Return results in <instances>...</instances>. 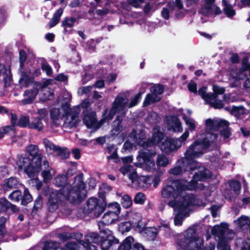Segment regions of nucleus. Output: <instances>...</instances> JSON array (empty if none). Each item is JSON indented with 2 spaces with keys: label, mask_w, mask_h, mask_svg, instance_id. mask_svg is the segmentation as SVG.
Wrapping results in <instances>:
<instances>
[{
  "label": "nucleus",
  "mask_w": 250,
  "mask_h": 250,
  "mask_svg": "<svg viewBox=\"0 0 250 250\" xmlns=\"http://www.w3.org/2000/svg\"><path fill=\"white\" fill-rule=\"evenodd\" d=\"M17 165L18 169L23 170L30 178H34L41 172L44 183H49L52 179L51 171L53 169L37 145L27 146L26 153L18 157Z\"/></svg>",
  "instance_id": "1"
},
{
  "label": "nucleus",
  "mask_w": 250,
  "mask_h": 250,
  "mask_svg": "<svg viewBox=\"0 0 250 250\" xmlns=\"http://www.w3.org/2000/svg\"><path fill=\"white\" fill-rule=\"evenodd\" d=\"M199 142L195 141L185 152V157L177 161V166L170 168L169 172L174 175H178L182 173L191 174L193 172L200 167V164L195 159L201 157L203 152L195 151V147L199 146Z\"/></svg>",
  "instance_id": "2"
},
{
  "label": "nucleus",
  "mask_w": 250,
  "mask_h": 250,
  "mask_svg": "<svg viewBox=\"0 0 250 250\" xmlns=\"http://www.w3.org/2000/svg\"><path fill=\"white\" fill-rule=\"evenodd\" d=\"M68 179L64 174L58 175L55 178L54 184L58 187L63 188V193L73 196L75 199H81L84 200L87 196L86 183L83 181V174L80 173L74 177V181L72 185L68 183Z\"/></svg>",
  "instance_id": "3"
},
{
  "label": "nucleus",
  "mask_w": 250,
  "mask_h": 250,
  "mask_svg": "<svg viewBox=\"0 0 250 250\" xmlns=\"http://www.w3.org/2000/svg\"><path fill=\"white\" fill-rule=\"evenodd\" d=\"M137 144L144 148V149L139 150L137 157L139 163L142 167H144L147 171H151L155 169V163L154 157L156 155V152L153 149H146V147H150V143H148V138L146 140L145 131L143 129L140 130L138 133L137 138L136 139Z\"/></svg>",
  "instance_id": "4"
},
{
  "label": "nucleus",
  "mask_w": 250,
  "mask_h": 250,
  "mask_svg": "<svg viewBox=\"0 0 250 250\" xmlns=\"http://www.w3.org/2000/svg\"><path fill=\"white\" fill-rule=\"evenodd\" d=\"M196 230L190 227L186 231L183 238H178L176 242L179 250H200L201 243H198L199 239L196 237Z\"/></svg>",
  "instance_id": "5"
},
{
  "label": "nucleus",
  "mask_w": 250,
  "mask_h": 250,
  "mask_svg": "<svg viewBox=\"0 0 250 250\" xmlns=\"http://www.w3.org/2000/svg\"><path fill=\"white\" fill-rule=\"evenodd\" d=\"M63 188H60L59 190L50 193L47 202V207L49 212H54L58 208L59 204L64 200L73 204H79L83 201L81 199H76L75 201H72L71 199L74 198L73 196L63 193Z\"/></svg>",
  "instance_id": "6"
},
{
  "label": "nucleus",
  "mask_w": 250,
  "mask_h": 250,
  "mask_svg": "<svg viewBox=\"0 0 250 250\" xmlns=\"http://www.w3.org/2000/svg\"><path fill=\"white\" fill-rule=\"evenodd\" d=\"M188 189L186 185L179 179L173 180L170 185L163 188L161 191L162 196L165 198L177 199L181 197L183 192Z\"/></svg>",
  "instance_id": "7"
},
{
  "label": "nucleus",
  "mask_w": 250,
  "mask_h": 250,
  "mask_svg": "<svg viewBox=\"0 0 250 250\" xmlns=\"http://www.w3.org/2000/svg\"><path fill=\"white\" fill-rule=\"evenodd\" d=\"M125 104V99L123 97L117 96L112 104V106L109 111L108 114H107L108 109L107 108L104 109L102 113L103 118L100 122H104L106 121H109L112 120L116 113L123 109Z\"/></svg>",
  "instance_id": "8"
},
{
  "label": "nucleus",
  "mask_w": 250,
  "mask_h": 250,
  "mask_svg": "<svg viewBox=\"0 0 250 250\" xmlns=\"http://www.w3.org/2000/svg\"><path fill=\"white\" fill-rule=\"evenodd\" d=\"M195 198L193 195H186L177 201L176 199H173L169 201L167 205L173 208L175 210L181 212L186 211L188 208L195 205Z\"/></svg>",
  "instance_id": "9"
},
{
  "label": "nucleus",
  "mask_w": 250,
  "mask_h": 250,
  "mask_svg": "<svg viewBox=\"0 0 250 250\" xmlns=\"http://www.w3.org/2000/svg\"><path fill=\"white\" fill-rule=\"evenodd\" d=\"M107 231L105 230H101L99 233L91 232L85 236L84 240H80L79 243L87 249L89 247L96 246L92 245V243L100 245Z\"/></svg>",
  "instance_id": "10"
},
{
  "label": "nucleus",
  "mask_w": 250,
  "mask_h": 250,
  "mask_svg": "<svg viewBox=\"0 0 250 250\" xmlns=\"http://www.w3.org/2000/svg\"><path fill=\"white\" fill-rule=\"evenodd\" d=\"M159 146L163 152L169 154L180 147L181 143L177 138L167 137L164 141L159 144Z\"/></svg>",
  "instance_id": "11"
},
{
  "label": "nucleus",
  "mask_w": 250,
  "mask_h": 250,
  "mask_svg": "<svg viewBox=\"0 0 250 250\" xmlns=\"http://www.w3.org/2000/svg\"><path fill=\"white\" fill-rule=\"evenodd\" d=\"M114 206L116 208V211L109 209L104 215L102 217V222L104 225H111L119 218V215L121 212V207L119 204L117 202L110 203L109 207Z\"/></svg>",
  "instance_id": "12"
},
{
  "label": "nucleus",
  "mask_w": 250,
  "mask_h": 250,
  "mask_svg": "<svg viewBox=\"0 0 250 250\" xmlns=\"http://www.w3.org/2000/svg\"><path fill=\"white\" fill-rule=\"evenodd\" d=\"M86 207L87 213H92L95 217H99L105 209L95 197H91L87 201Z\"/></svg>",
  "instance_id": "13"
},
{
  "label": "nucleus",
  "mask_w": 250,
  "mask_h": 250,
  "mask_svg": "<svg viewBox=\"0 0 250 250\" xmlns=\"http://www.w3.org/2000/svg\"><path fill=\"white\" fill-rule=\"evenodd\" d=\"M83 121L88 129H98L101 126V125L98 123L96 114L94 111L87 112L83 118Z\"/></svg>",
  "instance_id": "14"
},
{
  "label": "nucleus",
  "mask_w": 250,
  "mask_h": 250,
  "mask_svg": "<svg viewBox=\"0 0 250 250\" xmlns=\"http://www.w3.org/2000/svg\"><path fill=\"white\" fill-rule=\"evenodd\" d=\"M11 125L0 127V134L4 136V135H9L12 138L15 136V126L17 125L18 118L16 114L11 113Z\"/></svg>",
  "instance_id": "15"
},
{
  "label": "nucleus",
  "mask_w": 250,
  "mask_h": 250,
  "mask_svg": "<svg viewBox=\"0 0 250 250\" xmlns=\"http://www.w3.org/2000/svg\"><path fill=\"white\" fill-rule=\"evenodd\" d=\"M39 92V91L35 88V86L33 84L31 89L24 91L23 94L24 99L21 100V104L27 105L32 104Z\"/></svg>",
  "instance_id": "16"
},
{
  "label": "nucleus",
  "mask_w": 250,
  "mask_h": 250,
  "mask_svg": "<svg viewBox=\"0 0 250 250\" xmlns=\"http://www.w3.org/2000/svg\"><path fill=\"white\" fill-rule=\"evenodd\" d=\"M200 167L197 168L198 171L193 175L194 179L201 182H206L212 177V172L207 168L201 167V164ZM196 170V169H195Z\"/></svg>",
  "instance_id": "17"
},
{
  "label": "nucleus",
  "mask_w": 250,
  "mask_h": 250,
  "mask_svg": "<svg viewBox=\"0 0 250 250\" xmlns=\"http://www.w3.org/2000/svg\"><path fill=\"white\" fill-rule=\"evenodd\" d=\"M119 243V239L114 236L110 235L106 233L101 242L100 246L102 250H108L113 245Z\"/></svg>",
  "instance_id": "18"
},
{
  "label": "nucleus",
  "mask_w": 250,
  "mask_h": 250,
  "mask_svg": "<svg viewBox=\"0 0 250 250\" xmlns=\"http://www.w3.org/2000/svg\"><path fill=\"white\" fill-rule=\"evenodd\" d=\"M9 210L13 213L19 212V208L16 205L11 204L5 198L0 199V211L7 212Z\"/></svg>",
  "instance_id": "19"
},
{
  "label": "nucleus",
  "mask_w": 250,
  "mask_h": 250,
  "mask_svg": "<svg viewBox=\"0 0 250 250\" xmlns=\"http://www.w3.org/2000/svg\"><path fill=\"white\" fill-rule=\"evenodd\" d=\"M18 179L14 177H11L4 180L2 188L5 192L9 191L13 188H18L21 186Z\"/></svg>",
  "instance_id": "20"
},
{
  "label": "nucleus",
  "mask_w": 250,
  "mask_h": 250,
  "mask_svg": "<svg viewBox=\"0 0 250 250\" xmlns=\"http://www.w3.org/2000/svg\"><path fill=\"white\" fill-rule=\"evenodd\" d=\"M76 21L74 17H66L62 22V26L63 28V33L69 34L72 32V28Z\"/></svg>",
  "instance_id": "21"
},
{
  "label": "nucleus",
  "mask_w": 250,
  "mask_h": 250,
  "mask_svg": "<svg viewBox=\"0 0 250 250\" xmlns=\"http://www.w3.org/2000/svg\"><path fill=\"white\" fill-rule=\"evenodd\" d=\"M165 133L158 130L152 134L151 138H148V143H150V146L161 143L162 141L164 139Z\"/></svg>",
  "instance_id": "22"
},
{
  "label": "nucleus",
  "mask_w": 250,
  "mask_h": 250,
  "mask_svg": "<svg viewBox=\"0 0 250 250\" xmlns=\"http://www.w3.org/2000/svg\"><path fill=\"white\" fill-rule=\"evenodd\" d=\"M35 82L33 77H29L27 73L25 71L21 72V77L19 81V83L21 86L27 87L31 84H33Z\"/></svg>",
  "instance_id": "23"
},
{
  "label": "nucleus",
  "mask_w": 250,
  "mask_h": 250,
  "mask_svg": "<svg viewBox=\"0 0 250 250\" xmlns=\"http://www.w3.org/2000/svg\"><path fill=\"white\" fill-rule=\"evenodd\" d=\"M135 241L132 236L126 237L119 246L117 250H131Z\"/></svg>",
  "instance_id": "24"
},
{
  "label": "nucleus",
  "mask_w": 250,
  "mask_h": 250,
  "mask_svg": "<svg viewBox=\"0 0 250 250\" xmlns=\"http://www.w3.org/2000/svg\"><path fill=\"white\" fill-rule=\"evenodd\" d=\"M28 128L38 131H41L43 129V125L41 119H38L36 117H32L31 119L30 120Z\"/></svg>",
  "instance_id": "25"
},
{
  "label": "nucleus",
  "mask_w": 250,
  "mask_h": 250,
  "mask_svg": "<svg viewBox=\"0 0 250 250\" xmlns=\"http://www.w3.org/2000/svg\"><path fill=\"white\" fill-rule=\"evenodd\" d=\"M147 239L150 241H154L157 236L158 230L155 227H146L144 229Z\"/></svg>",
  "instance_id": "26"
},
{
  "label": "nucleus",
  "mask_w": 250,
  "mask_h": 250,
  "mask_svg": "<svg viewBox=\"0 0 250 250\" xmlns=\"http://www.w3.org/2000/svg\"><path fill=\"white\" fill-rule=\"evenodd\" d=\"M114 150V151L112 153V154L109 156H107V160H110L113 159H118V155L117 152V148L115 147V146L114 144H108L105 148V152H107L108 153H111L112 151Z\"/></svg>",
  "instance_id": "27"
},
{
  "label": "nucleus",
  "mask_w": 250,
  "mask_h": 250,
  "mask_svg": "<svg viewBox=\"0 0 250 250\" xmlns=\"http://www.w3.org/2000/svg\"><path fill=\"white\" fill-rule=\"evenodd\" d=\"M223 4L224 6L223 10L227 17L230 18L235 14L230 0H223Z\"/></svg>",
  "instance_id": "28"
},
{
  "label": "nucleus",
  "mask_w": 250,
  "mask_h": 250,
  "mask_svg": "<svg viewBox=\"0 0 250 250\" xmlns=\"http://www.w3.org/2000/svg\"><path fill=\"white\" fill-rule=\"evenodd\" d=\"M161 98L152 93H148L146 95L145 100L143 102V106H147L151 104L159 102Z\"/></svg>",
  "instance_id": "29"
},
{
  "label": "nucleus",
  "mask_w": 250,
  "mask_h": 250,
  "mask_svg": "<svg viewBox=\"0 0 250 250\" xmlns=\"http://www.w3.org/2000/svg\"><path fill=\"white\" fill-rule=\"evenodd\" d=\"M149 176L140 175L137 179L138 186L142 188H146L151 184V178Z\"/></svg>",
  "instance_id": "30"
},
{
  "label": "nucleus",
  "mask_w": 250,
  "mask_h": 250,
  "mask_svg": "<svg viewBox=\"0 0 250 250\" xmlns=\"http://www.w3.org/2000/svg\"><path fill=\"white\" fill-rule=\"evenodd\" d=\"M50 115L51 119L52 120L53 124L56 126H58L59 125L57 122L61 117V113L60 109L58 108H53L50 110Z\"/></svg>",
  "instance_id": "31"
},
{
  "label": "nucleus",
  "mask_w": 250,
  "mask_h": 250,
  "mask_svg": "<svg viewBox=\"0 0 250 250\" xmlns=\"http://www.w3.org/2000/svg\"><path fill=\"white\" fill-rule=\"evenodd\" d=\"M32 200V196L30 193L28 189L27 188H25L23 194H21V204L23 206H26L28 203L31 202Z\"/></svg>",
  "instance_id": "32"
},
{
  "label": "nucleus",
  "mask_w": 250,
  "mask_h": 250,
  "mask_svg": "<svg viewBox=\"0 0 250 250\" xmlns=\"http://www.w3.org/2000/svg\"><path fill=\"white\" fill-rule=\"evenodd\" d=\"M63 9L59 8L55 12L53 18L49 23V27L50 28L55 26L59 22L60 18L63 13Z\"/></svg>",
  "instance_id": "33"
},
{
  "label": "nucleus",
  "mask_w": 250,
  "mask_h": 250,
  "mask_svg": "<svg viewBox=\"0 0 250 250\" xmlns=\"http://www.w3.org/2000/svg\"><path fill=\"white\" fill-rule=\"evenodd\" d=\"M183 4L181 0H175L174 2V7H176L179 9V11L175 14L177 18H182L185 15L186 10H183Z\"/></svg>",
  "instance_id": "34"
},
{
  "label": "nucleus",
  "mask_w": 250,
  "mask_h": 250,
  "mask_svg": "<svg viewBox=\"0 0 250 250\" xmlns=\"http://www.w3.org/2000/svg\"><path fill=\"white\" fill-rule=\"evenodd\" d=\"M70 115H71L70 120L68 122H65L64 124L70 128H72L74 127H76L78 125V118L79 114L77 112H74L72 114L70 113Z\"/></svg>",
  "instance_id": "35"
},
{
  "label": "nucleus",
  "mask_w": 250,
  "mask_h": 250,
  "mask_svg": "<svg viewBox=\"0 0 250 250\" xmlns=\"http://www.w3.org/2000/svg\"><path fill=\"white\" fill-rule=\"evenodd\" d=\"M46 151H50V153L52 154L56 152L59 147V146L55 145L48 139L45 138L43 140Z\"/></svg>",
  "instance_id": "36"
},
{
  "label": "nucleus",
  "mask_w": 250,
  "mask_h": 250,
  "mask_svg": "<svg viewBox=\"0 0 250 250\" xmlns=\"http://www.w3.org/2000/svg\"><path fill=\"white\" fill-rule=\"evenodd\" d=\"M3 75L4 76L3 81L4 83V87L11 86V83L12 81V76L11 69H9L8 70H7L6 69H5L4 71L3 72Z\"/></svg>",
  "instance_id": "37"
},
{
  "label": "nucleus",
  "mask_w": 250,
  "mask_h": 250,
  "mask_svg": "<svg viewBox=\"0 0 250 250\" xmlns=\"http://www.w3.org/2000/svg\"><path fill=\"white\" fill-rule=\"evenodd\" d=\"M169 164V160L164 154H159L157 156L156 164L158 167H166Z\"/></svg>",
  "instance_id": "38"
},
{
  "label": "nucleus",
  "mask_w": 250,
  "mask_h": 250,
  "mask_svg": "<svg viewBox=\"0 0 250 250\" xmlns=\"http://www.w3.org/2000/svg\"><path fill=\"white\" fill-rule=\"evenodd\" d=\"M174 10V2H169L167 8H164L162 11L161 14L163 18L168 20L169 18V13Z\"/></svg>",
  "instance_id": "39"
},
{
  "label": "nucleus",
  "mask_w": 250,
  "mask_h": 250,
  "mask_svg": "<svg viewBox=\"0 0 250 250\" xmlns=\"http://www.w3.org/2000/svg\"><path fill=\"white\" fill-rule=\"evenodd\" d=\"M229 186L236 194H239L241 185L239 181L236 180H231L229 182Z\"/></svg>",
  "instance_id": "40"
},
{
  "label": "nucleus",
  "mask_w": 250,
  "mask_h": 250,
  "mask_svg": "<svg viewBox=\"0 0 250 250\" xmlns=\"http://www.w3.org/2000/svg\"><path fill=\"white\" fill-rule=\"evenodd\" d=\"M56 152L58 156L64 160L68 158L70 154V151L67 147H62L60 146Z\"/></svg>",
  "instance_id": "41"
},
{
  "label": "nucleus",
  "mask_w": 250,
  "mask_h": 250,
  "mask_svg": "<svg viewBox=\"0 0 250 250\" xmlns=\"http://www.w3.org/2000/svg\"><path fill=\"white\" fill-rule=\"evenodd\" d=\"M59 243L56 241H46L44 242L42 250H55L56 248H59Z\"/></svg>",
  "instance_id": "42"
},
{
  "label": "nucleus",
  "mask_w": 250,
  "mask_h": 250,
  "mask_svg": "<svg viewBox=\"0 0 250 250\" xmlns=\"http://www.w3.org/2000/svg\"><path fill=\"white\" fill-rule=\"evenodd\" d=\"M30 123L29 117L28 115H22L20 117L17 123V126L22 127H28Z\"/></svg>",
  "instance_id": "43"
},
{
  "label": "nucleus",
  "mask_w": 250,
  "mask_h": 250,
  "mask_svg": "<svg viewBox=\"0 0 250 250\" xmlns=\"http://www.w3.org/2000/svg\"><path fill=\"white\" fill-rule=\"evenodd\" d=\"M184 215L188 216V213L185 212V211L181 212H178L174 218V222L175 225L180 226L182 225L184 220Z\"/></svg>",
  "instance_id": "44"
},
{
  "label": "nucleus",
  "mask_w": 250,
  "mask_h": 250,
  "mask_svg": "<svg viewBox=\"0 0 250 250\" xmlns=\"http://www.w3.org/2000/svg\"><path fill=\"white\" fill-rule=\"evenodd\" d=\"M42 197L41 194H39L34 201V206L32 208V212L36 213L37 211L42 208Z\"/></svg>",
  "instance_id": "45"
},
{
  "label": "nucleus",
  "mask_w": 250,
  "mask_h": 250,
  "mask_svg": "<svg viewBox=\"0 0 250 250\" xmlns=\"http://www.w3.org/2000/svg\"><path fill=\"white\" fill-rule=\"evenodd\" d=\"M164 85L161 84H155L154 86H151L150 88V91L154 95L157 96L158 95H161L164 92Z\"/></svg>",
  "instance_id": "46"
},
{
  "label": "nucleus",
  "mask_w": 250,
  "mask_h": 250,
  "mask_svg": "<svg viewBox=\"0 0 250 250\" xmlns=\"http://www.w3.org/2000/svg\"><path fill=\"white\" fill-rule=\"evenodd\" d=\"M229 125V123L227 121L224 120H221L220 121L215 120L214 122L213 131H218L220 129V128L228 127Z\"/></svg>",
  "instance_id": "47"
},
{
  "label": "nucleus",
  "mask_w": 250,
  "mask_h": 250,
  "mask_svg": "<svg viewBox=\"0 0 250 250\" xmlns=\"http://www.w3.org/2000/svg\"><path fill=\"white\" fill-rule=\"evenodd\" d=\"M121 204L124 208H128L132 205V200L128 194L124 195L121 198Z\"/></svg>",
  "instance_id": "48"
},
{
  "label": "nucleus",
  "mask_w": 250,
  "mask_h": 250,
  "mask_svg": "<svg viewBox=\"0 0 250 250\" xmlns=\"http://www.w3.org/2000/svg\"><path fill=\"white\" fill-rule=\"evenodd\" d=\"M21 192L20 190L16 189L12 192L8 196V198L12 201L19 202L21 198Z\"/></svg>",
  "instance_id": "49"
},
{
  "label": "nucleus",
  "mask_w": 250,
  "mask_h": 250,
  "mask_svg": "<svg viewBox=\"0 0 250 250\" xmlns=\"http://www.w3.org/2000/svg\"><path fill=\"white\" fill-rule=\"evenodd\" d=\"M171 122L174 124L173 130L177 132L182 131V127L181 122L178 117L173 116L171 117Z\"/></svg>",
  "instance_id": "50"
},
{
  "label": "nucleus",
  "mask_w": 250,
  "mask_h": 250,
  "mask_svg": "<svg viewBox=\"0 0 250 250\" xmlns=\"http://www.w3.org/2000/svg\"><path fill=\"white\" fill-rule=\"evenodd\" d=\"M122 129V125L113 123V128L110 131L111 136L114 137L118 136Z\"/></svg>",
  "instance_id": "51"
},
{
  "label": "nucleus",
  "mask_w": 250,
  "mask_h": 250,
  "mask_svg": "<svg viewBox=\"0 0 250 250\" xmlns=\"http://www.w3.org/2000/svg\"><path fill=\"white\" fill-rule=\"evenodd\" d=\"M50 83L49 82V80H47L43 82L42 83H41L39 82H35L34 83V84L35 86V88L38 89L39 91L40 90H41L42 91H44V89L50 84Z\"/></svg>",
  "instance_id": "52"
},
{
  "label": "nucleus",
  "mask_w": 250,
  "mask_h": 250,
  "mask_svg": "<svg viewBox=\"0 0 250 250\" xmlns=\"http://www.w3.org/2000/svg\"><path fill=\"white\" fill-rule=\"evenodd\" d=\"M146 199L145 195L142 192H139L135 196L134 202L136 204L143 205Z\"/></svg>",
  "instance_id": "53"
},
{
  "label": "nucleus",
  "mask_w": 250,
  "mask_h": 250,
  "mask_svg": "<svg viewBox=\"0 0 250 250\" xmlns=\"http://www.w3.org/2000/svg\"><path fill=\"white\" fill-rule=\"evenodd\" d=\"M244 107L243 106L232 107L231 112L236 117H239L244 112Z\"/></svg>",
  "instance_id": "54"
},
{
  "label": "nucleus",
  "mask_w": 250,
  "mask_h": 250,
  "mask_svg": "<svg viewBox=\"0 0 250 250\" xmlns=\"http://www.w3.org/2000/svg\"><path fill=\"white\" fill-rule=\"evenodd\" d=\"M142 95V92H138L135 96L131 100V102H130L129 104V107H132L135 105H136L139 102H140V100L141 98Z\"/></svg>",
  "instance_id": "55"
},
{
  "label": "nucleus",
  "mask_w": 250,
  "mask_h": 250,
  "mask_svg": "<svg viewBox=\"0 0 250 250\" xmlns=\"http://www.w3.org/2000/svg\"><path fill=\"white\" fill-rule=\"evenodd\" d=\"M98 197L102 200L101 204L103 206H104L106 209L107 203L106 200V192L103 189L100 190L98 192Z\"/></svg>",
  "instance_id": "56"
},
{
  "label": "nucleus",
  "mask_w": 250,
  "mask_h": 250,
  "mask_svg": "<svg viewBox=\"0 0 250 250\" xmlns=\"http://www.w3.org/2000/svg\"><path fill=\"white\" fill-rule=\"evenodd\" d=\"M61 108L63 110L64 114L67 117L70 115L71 108L69 103L65 102L64 104H62Z\"/></svg>",
  "instance_id": "57"
},
{
  "label": "nucleus",
  "mask_w": 250,
  "mask_h": 250,
  "mask_svg": "<svg viewBox=\"0 0 250 250\" xmlns=\"http://www.w3.org/2000/svg\"><path fill=\"white\" fill-rule=\"evenodd\" d=\"M183 119L185 121L186 125H188L190 130L192 131L195 129L196 125L195 124L191 121L190 118H188L186 114L183 115Z\"/></svg>",
  "instance_id": "58"
},
{
  "label": "nucleus",
  "mask_w": 250,
  "mask_h": 250,
  "mask_svg": "<svg viewBox=\"0 0 250 250\" xmlns=\"http://www.w3.org/2000/svg\"><path fill=\"white\" fill-rule=\"evenodd\" d=\"M213 91L214 94L217 97L218 95H222L225 92L224 87H221L219 86L214 84L213 85Z\"/></svg>",
  "instance_id": "59"
},
{
  "label": "nucleus",
  "mask_w": 250,
  "mask_h": 250,
  "mask_svg": "<svg viewBox=\"0 0 250 250\" xmlns=\"http://www.w3.org/2000/svg\"><path fill=\"white\" fill-rule=\"evenodd\" d=\"M217 98L214 93H207L204 100L207 104H210L212 103L211 101L215 100Z\"/></svg>",
  "instance_id": "60"
},
{
  "label": "nucleus",
  "mask_w": 250,
  "mask_h": 250,
  "mask_svg": "<svg viewBox=\"0 0 250 250\" xmlns=\"http://www.w3.org/2000/svg\"><path fill=\"white\" fill-rule=\"evenodd\" d=\"M53 92H51L50 90H47L42 93V95L41 98L43 101H48L52 99L53 97Z\"/></svg>",
  "instance_id": "61"
},
{
  "label": "nucleus",
  "mask_w": 250,
  "mask_h": 250,
  "mask_svg": "<svg viewBox=\"0 0 250 250\" xmlns=\"http://www.w3.org/2000/svg\"><path fill=\"white\" fill-rule=\"evenodd\" d=\"M96 47V42L94 40L88 41L86 42V48L87 50L90 52H93L95 50Z\"/></svg>",
  "instance_id": "62"
},
{
  "label": "nucleus",
  "mask_w": 250,
  "mask_h": 250,
  "mask_svg": "<svg viewBox=\"0 0 250 250\" xmlns=\"http://www.w3.org/2000/svg\"><path fill=\"white\" fill-rule=\"evenodd\" d=\"M58 237L63 241H66L72 238V234L67 232H63L59 234Z\"/></svg>",
  "instance_id": "63"
},
{
  "label": "nucleus",
  "mask_w": 250,
  "mask_h": 250,
  "mask_svg": "<svg viewBox=\"0 0 250 250\" xmlns=\"http://www.w3.org/2000/svg\"><path fill=\"white\" fill-rule=\"evenodd\" d=\"M131 224L128 222L122 223L119 226V228L123 232H128L131 228Z\"/></svg>",
  "instance_id": "64"
}]
</instances>
